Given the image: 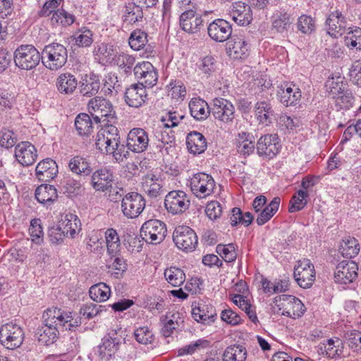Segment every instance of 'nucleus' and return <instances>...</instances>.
<instances>
[{
    "instance_id": "f257e3e1",
    "label": "nucleus",
    "mask_w": 361,
    "mask_h": 361,
    "mask_svg": "<svg viewBox=\"0 0 361 361\" xmlns=\"http://www.w3.org/2000/svg\"><path fill=\"white\" fill-rule=\"evenodd\" d=\"M43 65L51 71H58L67 62L66 48L59 43L46 45L41 54Z\"/></svg>"
},
{
    "instance_id": "f03ea898",
    "label": "nucleus",
    "mask_w": 361,
    "mask_h": 361,
    "mask_svg": "<svg viewBox=\"0 0 361 361\" xmlns=\"http://www.w3.org/2000/svg\"><path fill=\"white\" fill-rule=\"evenodd\" d=\"M41 54L32 45L25 44L18 47L13 54L16 66L21 70L34 69L39 63Z\"/></svg>"
},
{
    "instance_id": "7ed1b4c3",
    "label": "nucleus",
    "mask_w": 361,
    "mask_h": 361,
    "mask_svg": "<svg viewBox=\"0 0 361 361\" xmlns=\"http://www.w3.org/2000/svg\"><path fill=\"white\" fill-rule=\"evenodd\" d=\"M279 311H282V315L296 319L302 317L305 307L303 303L298 298L290 295H281L276 296L274 301Z\"/></svg>"
},
{
    "instance_id": "20e7f679",
    "label": "nucleus",
    "mask_w": 361,
    "mask_h": 361,
    "mask_svg": "<svg viewBox=\"0 0 361 361\" xmlns=\"http://www.w3.org/2000/svg\"><path fill=\"white\" fill-rule=\"evenodd\" d=\"M167 233L166 224L158 219L145 221L140 229V236L147 243L157 245L161 243Z\"/></svg>"
},
{
    "instance_id": "39448f33",
    "label": "nucleus",
    "mask_w": 361,
    "mask_h": 361,
    "mask_svg": "<svg viewBox=\"0 0 361 361\" xmlns=\"http://www.w3.org/2000/svg\"><path fill=\"white\" fill-rule=\"evenodd\" d=\"M89 113L96 123H100L102 118H115V111L111 102L103 97H95L91 99L87 105ZM104 119L103 121H105Z\"/></svg>"
},
{
    "instance_id": "423d86ee",
    "label": "nucleus",
    "mask_w": 361,
    "mask_h": 361,
    "mask_svg": "<svg viewBox=\"0 0 361 361\" xmlns=\"http://www.w3.org/2000/svg\"><path fill=\"white\" fill-rule=\"evenodd\" d=\"M146 206L145 197L137 192H130L122 199L121 210L123 215L128 219L139 216Z\"/></svg>"
},
{
    "instance_id": "0eeeda50",
    "label": "nucleus",
    "mask_w": 361,
    "mask_h": 361,
    "mask_svg": "<svg viewBox=\"0 0 361 361\" xmlns=\"http://www.w3.org/2000/svg\"><path fill=\"white\" fill-rule=\"evenodd\" d=\"M190 205V200L183 190H172L166 195L164 199V207L166 211L173 215L184 213L189 209Z\"/></svg>"
},
{
    "instance_id": "6e6552de",
    "label": "nucleus",
    "mask_w": 361,
    "mask_h": 361,
    "mask_svg": "<svg viewBox=\"0 0 361 361\" xmlns=\"http://www.w3.org/2000/svg\"><path fill=\"white\" fill-rule=\"evenodd\" d=\"M43 317L44 324L37 329L35 336L40 344L49 345L56 341L60 326L56 318L47 315V311Z\"/></svg>"
},
{
    "instance_id": "1a4fd4ad",
    "label": "nucleus",
    "mask_w": 361,
    "mask_h": 361,
    "mask_svg": "<svg viewBox=\"0 0 361 361\" xmlns=\"http://www.w3.org/2000/svg\"><path fill=\"white\" fill-rule=\"evenodd\" d=\"M173 240L178 249L185 252L194 250L198 242L195 231L187 226L176 228L173 233Z\"/></svg>"
},
{
    "instance_id": "9d476101",
    "label": "nucleus",
    "mask_w": 361,
    "mask_h": 361,
    "mask_svg": "<svg viewBox=\"0 0 361 361\" xmlns=\"http://www.w3.org/2000/svg\"><path fill=\"white\" fill-rule=\"evenodd\" d=\"M123 333L121 329L111 330L103 338L102 343L99 345V355L102 359L109 360L120 350L123 341Z\"/></svg>"
},
{
    "instance_id": "9b49d317",
    "label": "nucleus",
    "mask_w": 361,
    "mask_h": 361,
    "mask_svg": "<svg viewBox=\"0 0 361 361\" xmlns=\"http://www.w3.org/2000/svg\"><path fill=\"white\" fill-rule=\"evenodd\" d=\"M294 278L301 288L312 286L315 280V270L309 259L305 258L298 262L294 269Z\"/></svg>"
},
{
    "instance_id": "f8f14e48",
    "label": "nucleus",
    "mask_w": 361,
    "mask_h": 361,
    "mask_svg": "<svg viewBox=\"0 0 361 361\" xmlns=\"http://www.w3.org/2000/svg\"><path fill=\"white\" fill-rule=\"evenodd\" d=\"M190 188L198 198H205L213 193L215 182L213 178L204 173L193 175L190 180Z\"/></svg>"
},
{
    "instance_id": "ddd939ff",
    "label": "nucleus",
    "mask_w": 361,
    "mask_h": 361,
    "mask_svg": "<svg viewBox=\"0 0 361 361\" xmlns=\"http://www.w3.org/2000/svg\"><path fill=\"white\" fill-rule=\"evenodd\" d=\"M24 334L22 329L13 324H6L0 329L1 343L8 349L20 347L23 343Z\"/></svg>"
},
{
    "instance_id": "4468645a",
    "label": "nucleus",
    "mask_w": 361,
    "mask_h": 361,
    "mask_svg": "<svg viewBox=\"0 0 361 361\" xmlns=\"http://www.w3.org/2000/svg\"><path fill=\"white\" fill-rule=\"evenodd\" d=\"M211 114L215 119L224 123H230L235 118V107L228 99L215 98L211 106Z\"/></svg>"
},
{
    "instance_id": "2eb2a0df",
    "label": "nucleus",
    "mask_w": 361,
    "mask_h": 361,
    "mask_svg": "<svg viewBox=\"0 0 361 361\" xmlns=\"http://www.w3.org/2000/svg\"><path fill=\"white\" fill-rule=\"evenodd\" d=\"M135 76L139 79V85L152 87L157 84L158 75L152 64L149 61L138 63L133 69Z\"/></svg>"
},
{
    "instance_id": "dca6fc26",
    "label": "nucleus",
    "mask_w": 361,
    "mask_h": 361,
    "mask_svg": "<svg viewBox=\"0 0 361 361\" xmlns=\"http://www.w3.org/2000/svg\"><path fill=\"white\" fill-rule=\"evenodd\" d=\"M149 139L147 133L142 128H133L128 134L126 147L135 153L147 150Z\"/></svg>"
},
{
    "instance_id": "f3484780",
    "label": "nucleus",
    "mask_w": 361,
    "mask_h": 361,
    "mask_svg": "<svg viewBox=\"0 0 361 361\" xmlns=\"http://www.w3.org/2000/svg\"><path fill=\"white\" fill-rule=\"evenodd\" d=\"M358 266L354 261H343L334 272L335 281L341 284L352 283L357 276Z\"/></svg>"
},
{
    "instance_id": "a211bd4d",
    "label": "nucleus",
    "mask_w": 361,
    "mask_h": 361,
    "mask_svg": "<svg viewBox=\"0 0 361 361\" xmlns=\"http://www.w3.org/2000/svg\"><path fill=\"white\" fill-rule=\"evenodd\" d=\"M207 32L213 40L224 42L231 37L232 27L228 21L219 18L209 25Z\"/></svg>"
},
{
    "instance_id": "6ab92c4d",
    "label": "nucleus",
    "mask_w": 361,
    "mask_h": 361,
    "mask_svg": "<svg viewBox=\"0 0 361 361\" xmlns=\"http://www.w3.org/2000/svg\"><path fill=\"white\" fill-rule=\"evenodd\" d=\"M257 151L260 157L271 159L279 152V143L276 135L262 136L257 143Z\"/></svg>"
},
{
    "instance_id": "aec40b11",
    "label": "nucleus",
    "mask_w": 361,
    "mask_h": 361,
    "mask_svg": "<svg viewBox=\"0 0 361 361\" xmlns=\"http://www.w3.org/2000/svg\"><path fill=\"white\" fill-rule=\"evenodd\" d=\"M203 20L196 9L186 10L180 16V26L185 32L191 34L198 32L202 26Z\"/></svg>"
},
{
    "instance_id": "412c9836",
    "label": "nucleus",
    "mask_w": 361,
    "mask_h": 361,
    "mask_svg": "<svg viewBox=\"0 0 361 361\" xmlns=\"http://www.w3.org/2000/svg\"><path fill=\"white\" fill-rule=\"evenodd\" d=\"M328 33L333 37H341L347 31V21L338 10L332 11L326 21Z\"/></svg>"
},
{
    "instance_id": "4be33fe9",
    "label": "nucleus",
    "mask_w": 361,
    "mask_h": 361,
    "mask_svg": "<svg viewBox=\"0 0 361 361\" xmlns=\"http://www.w3.org/2000/svg\"><path fill=\"white\" fill-rule=\"evenodd\" d=\"M15 157L22 166H30L37 157V149L29 142H21L15 148Z\"/></svg>"
},
{
    "instance_id": "5701e85b",
    "label": "nucleus",
    "mask_w": 361,
    "mask_h": 361,
    "mask_svg": "<svg viewBox=\"0 0 361 361\" xmlns=\"http://www.w3.org/2000/svg\"><path fill=\"white\" fill-rule=\"evenodd\" d=\"M58 173V165L51 158L42 159L37 164L35 168L36 178L41 182H49L53 180Z\"/></svg>"
},
{
    "instance_id": "b1692460",
    "label": "nucleus",
    "mask_w": 361,
    "mask_h": 361,
    "mask_svg": "<svg viewBox=\"0 0 361 361\" xmlns=\"http://www.w3.org/2000/svg\"><path fill=\"white\" fill-rule=\"evenodd\" d=\"M231 16L235 23L243 26L249 25L252 20L250 6L242 1H238L233 4Z\"/></svg>"
},
{
    "instance_id": "393cba45",
    "label": "nucleus",
    "mask_w": 361,
    "mask_h": 361,
    "mask_svg": "<svg viewBox=\"0 0 361 361\" xmlns=\"http://www.w3.org/2000/svg\"><path fill=\"white\" fill-rule=\"evenodd\" d=\"M113 174L111 171L102 168L94 171L92 175L91 184L93 188L97 191H105L111 187Z\"/></svg>"
},
{
    "instance_id": "a878e982",
    "label": "nucleus",
    "mask_w": 361,
    "mask_h": 361,
    "mask_svg": "<svg viewBox=\"0 0 361 361\" xmlns=\"http://www.w3.org/2000/svg\"><path fill=\"white\" fill-rule=\"evenodd\" d=\"M47 315L56 318L60 328L66 326V329L71 331L81 324L80 319L78 317L73 319L71 312H63L60 309H49L47 310Z\"/></svg>"
},
{
    "instance_id": "bb28decb",
    "label": "nucleus",
    "mask_w": 361,
    "mask_h": 361,
    "mask_svg": "<svg viewBox=\"0 0 361 361\" xmlns=\"http://www.w3.org/2000/svg\"><path fill=\"white\" fill-rule=\"evenodd\" d=\"M227 45L228 52L233 58L243 59L247 56L250 47L241 36L233 35L231 37Z\"/></svg>"
},
{
    "instance_id": "cd10ccee",
    "label": "nucleus",
    "mask_w": 361,
    "mask_h": 361,
    "mask_svg": "<svg viewBox=\"0 0 361 361\" xmlns=\"http://www.w3.org/2000/svg\"><path fill=\"white\" fill-rule=\"evenodd\" d=\"M147 97L146 90L138 84L132 85L125 92V101L132 107H139Z\"/></svg>"
},
{
    "instance_id": "c85d7f7f",
    "label": "nucleus",
    "mask_w": 361,
    "mask_h": 361,
    "mask_svg": "<svg viewBox=\"0 0 361 361\" xmlns=\"http://www.w3.org/2000/svg\"><path fill=\"white\" fill-rule=\"evenodd\" d=\"M78 82L75 76L71 73L60 74L56 82L58 91L65 95H71L76 90Z\"/></svg>"
},
{
    "instance_id": "c756f323",
    "label": "nucleus",
    "mask_w": 361,
    "mask_h": 361,
    "mask_svg": "<svg viewBox=\"0 0 361 361\" xmlns=\"http://www.w3.org/2000/svg\"><path fill=\"white\" fill-rule=\"evenodd\" d=\"M142 185L145 193L151 198H156L164 192L162 180L152 173H148L143 178Z\"/></svg>"
},
{
    "instance_id": "7c9ffc66",
    "label": "nucleus",
    "mask_w": 361,
    "mask_h": 361,
    "mask_svg": "<svg viewBox=\"0 0 361 361\" xmlns=\"http://www.w3.org/2000/svg\"><path fill=\"white\" fill-rule=\"evenodd\" d=\"M35 196L39 203L48 206L57 200L58 193L54 185L44 183L36 188Z\"/></svg>"
},
{
    "instance_id": "2f4dec72",
    "label": "nucleus",
    "mask_w": 361,
    "mask_h": 361,
    "mask_svg": "<svg viewBox=\"0 0 361 361\" xmlns=\"http://www.w3.org/2000/svg\"><path fill=\"white\" fill-rule=\"evenodd\" d=\"M186 145L188 151L193 154H200L207 149V142L200 133L193 131L188 134Z\"/></svg>"
},
{
    "instance_id": "473e14b6",
    "label": "nucleus",
    "mask_w": 361,
    "mask_h": 361,
    "mask_svg": "<svg viewBox=\"0 0 361 361\" xmlns=\"http://www.w3.org/2000/svg\"><path fill=\"white\" fill-rule=\"evenodd\" d=\"M191 116L197 121L206 119L211 114V106L200 98H192L189 103Z\"/></svg>"
},
{
    "instance_id": "72a5a7b5",
    "label": "nucleus",
    "mask_w": 361,
    "mask_h": 361,
    "mask_svg": "<svg viewBox=\"0 0 361 361\" xmlns=\"http://www.w3.org/2000/svg\"><path fill=\"white\" fill-rule=\"evenodd\" d=\"M280 102L285 106H290L296 105L301 99V92L298 87H288L286 85L284 88H281L279 92Z\"/></svg>"
},
{
    "instance_id": "f704fd0d",
    "label": "nucleus",
    "mask_w": 361,
    "mask_h": 361,
    "mask_svg": "<svg viewBox=\"0 0 361 361\" xmlns=\"http://www.w3.org/2000/svg\"><path fill=\"white\" fill-rule=\"evenodd\" d=\"M255 109L257 118L260 123L267 126L275 117L271 104L266 101L257 102Z\"/></svg>"
},
{
    "instance_id": "c9c22d12",
    "label": "nucleus",
    "mask_w": 361,
    "mask_h": 361,
    "mask_svg": "<svg viewBox=\"0 0 361 361\" xmlns=\"http://www.w3.org/2000/svg\"><path fill=\"white\" fill-rule=\"evenodd\" d=\"M75 126L78 134L80 136H88L93 131L92 121L85 113H81L76 116Z\"/></svg>"
},
{
    "instance_id": "e433bc0d",
    "label": "nucleus",
    "mask_w": 361,
    "mask_h": 361,
    "mask_svg": "<svg viewBox=\"0 0 361 361\" xmlns=\"http://www.w3.org/2000/svg\"><path fill=\"white\" fill-rule=\"evenodd\" d=\"M68 166L71 171L76 174L89 176L92 173V169L87 160L82 156L73 157Z\"/></svg>"
},
{
    "instance_id": "4c0bfd02",
    "label": "nucleus",
    "mask_w": 361,
    "mask_h": 361,
    "mask_svg": "<svg viewBox=\"0 0 361 361\" xmlns=\"http://www.w3.org/2000/svg\"><path fill=\"white\" fill-rule=\"evenodd\" d=\"M192 317L198 322L202 323L214 322V314L213 307L204 303L199 304L192 310Z\"/></svg>"
},
{
    "instance_id": "58836bf2",
    "label": "nucleus",
    "mask_w": 361,
    "mask_h": 361,
    "mask_svg": "<svg viewBox=\"0 0 361 361\" xmlns=\"http://www.w3.org/2000/svg\"><path fill=\"white\" fill-rule=\"evenodd\" d=\"M100 80L99 76L92 75L89 78L82 82L80 87V93L85 97H92L96 95L100 89Z\"/></svg>"
},
{
    "instance_id": "ea45409f",
    "label": "nucleus",
    "mask_w": 361,
    "mask_h": 361,
    "mask_svg": "<svg viewBox=\"0 0 361 361\" xmlns=\"http://www.w3.org/2000/svg\"><path fill=\"white\" fill-rule=\"evenodd\" d=\"M247 350L240 345L227 347L223 354V361H245Z\"/></svg>"
},
{
    "instance_id": "a19ab883",
    "label": "nucleus",
    "mask_w": 361,
    "mask_h": 361,
    "mask_svg": "<svg viewBox=\"0 0 361 361\" xmlns=\"http://www.w3.org/2000/svg\"><path fill=\"white\" fill-rule=\"evenodd\" d=\"M142 18L143 11L140 6L135 3H129L126 6L123 16L124 22L133 24L142 21Z\"/></svg>"
},
{
    "instance_id": "79ce46f5",
    "label": "nucleus",
    "mask_w": 361,
    "mask_h": 361,
    "mask_svg": "<svg viewBox=\"0 0 361 361\" xmlns=\"http://www.w3.org/2000/svg\"><path fill=\"white\" fill-rule=\"evenodd\" d=\"M360 251V245L353 237H348L343 240L339 247V252L343 257L346 258H353L355 257Z\"/></svg>"
},
{
    "instance_id": "37998d69",
    "label": "nucleus",
    "mask_w": 361,
    "mask_h": 361,
    "mask_svg": "<svg viewBox=\"0 0 361 361\" xmlns=\"http://www.w3.org/2000/svg\"><path fill=\"white\" fill-rule=\"evenodd\" d=\"M281 199L278 197H274L271 202L261 212L256 219L259 226H262L274 215L278 211Z\"/></svg>"
},
{
    "instance_id": "c03bdc74",
    "label": "nucleus",
    "mask_w": 361,
    "mask_h": 361,
    "mask_svg": "<svg viewBox=\"0 0 361 361\" xmlns=\"http://www.w3.org/2000/svg\"><path fill=\"white\" fill-rule=\"evenodd\" d=\"M63 224H64L63 228L66 232V235L69 234L71 238H75L81 230L80 220L75 214L71 213L66 214Z\"/></svg>"
},
{
    "instance_id": "a18cd8bd",
    "label": "nucleus",
    "mask_w": 361,
    "mask_h": 361,
    "mask_svg": "<svg viewBox=\"0 0 361 361\" xmlns=\"http://www.w3.org/2000/svg\"><path fill=\"white\" fill-rule=\"evenodd\" d=\"M114 63L126 73H130L135 62V58L125 52H118L113 58Z\"/></svg>"
},
{
    "instance_id": "49530a36",
    "label": "nucleus",
    "mask_w": 361,
    "mask_h": 361,
    "mask_svg": "<svg viewBox=\"0 0 361 361\" xmlns=\"http://www.w3.org/2000/svg\"><path fill=\"white\" fill-rule=\"evenodd\" d=\"M107 252L110 256H116L120 251L121 243L116 230L109 228L105 232Z\"/></svg>"
},
{
    "instance_id": "de8ad7c7",
    "label": "nucleus",
    "mask_w": 361,
    "mask_h": 361,
    "mask_svg": "<svg viewBox=\"0 0 361 361\" xmlns=\"http://www.w3.org/2000/svg\"><path fill=\"white\" fill-rule=\"evenodd\" d=\"M164 277L171 286L178 287L185 281V275L182 269L175 267L167 268L164 271Z\"/></svg>"
},
{
    "instance_id": "09e8293b",
    "label": "nucleus",
    "mask_w": 361,
    "mask_h": 361,
    "mask_svg": "<svg viewBox=\"0 0 361 361\" xmlns=\"http://www.w3.org/2000/svg\"><path fill=\"white\" fill-rule=\"evenodd\" d=\"M75 45L78 47H88L93 42V32L86 27H82L73 35Z\"/></svg>"
},
{
    "instance_id": "8fccbe9b",
    "label": "nucleus",
    "mask_w": 361,
    "mask_h": 361,
    "mask_svg": "<svg viewBox=\"0 0 361 361\" xmlns=\"http://www.w3.org/2000/svg\"><path fill=\"white\" fill-rule=\"evenodd\" d=\"M89 294L94 301L104 302L109 298L111 290L105 283H99L90 287Z\"/></svg>"
},
{
    "instance_id": "3c124183",
    "label": "nucleus",
    "mask_w": 361,
    "mask_h": 361,
    "mask_svg": "<svg viewBox=\"0 0 361 361\" xmlns=\"http://www.w3.org/2000/svg\"><path fill=\"white\" fill-rule=\"evenodd\" d=\"M110 257L112 262L108 265V272L111 273L116 279H119L127 269L126 260L120 257L118 253L116 256Z\"/></svg>"
},
{
    "instance_id": "603ef678",
    "label": "nucleus",
    "mask_w": 361,
    "mask_h": 361,
    "mask_svg": "<svg viewBox=\"0 0 361 361\" xmlns=\"http://www.w3.org/2000/svg\"><path fill=\"white\" fill-rule=\"evenodd\" d=\"M249 133L243 132L239 133L240 140L237 144V150L239 153L243 155H249L255 150V142L250 140Z\"/></svg>"
},
{
    "instance_id": "864d4df0",
    "label": "nucleus",
    "mask_w": 361,
    "mask_h": 361,
    "mask_svg": "<svg viewBox=\"0 0 361 361\" xmlns=\"http://www.w3.org/2000/svg\"><path fill=\"white\" fill-rule=\"evenodd\" d=\"M120 142L118 140H111L101 136V134H97L95 137V145L98 150L102 154H109L111 152H114V146Z\"/></svg>"
},
{
    "instance_id": "5fc2aeb1",
    "label": "nucleus",
    "mask_w": 361,
    "mask_h": 361,
    "mask_svg": "<svg viewBox=\"0 0 361 361\" xmlns=\"http://www.w3.org/2000/svg\"><path fill=\"white\" fill-rule=\"evenodd\" d=\"M348 30L346 32V35L345 36L344 42L345 45L351 49L357 48L361 49V28L355 27L354 29L351 27L347 28Z\"/></svg>"
},
{
    "instance_id": "6e6d98bb",
    "label": "nucleus",
    "mask_w": 361,
    "mask_h": 361,
    "mask_svg": "<svg viewBox=\"0 0 361 361\" xmlns=\"http://www.w3.org/2000/svg\"><path fill=\"white\" fill-rule=\"evenodd\" d=\"M75 21V16L63 9H58L52 15L51 22L53 25L60 24L63 26L72 25Z\"/></svg>"
},
{
    "instance_id": "4d7b16f0",
    "label": "nucleus",
    "mask_w": 361,
    "mask_h": 361,
    "mask_svg": "<svg viewBox=\"0 0 361 361\" xmlns=\"http://www.w3.org/2000/svg\"><path fill=\"white\" fill-rule=\"evenodd\" d=\"M308 193L304 190H300L296 195H294L290 202V207L288 211L291 213L296 212L305 207L307 204L306 197Z\"/></svg>"
},
{
    "instance_id": "13d9d810",
    "label": "nucleus",
    "mask_w": 361,
    "mask_h": 361,
    "mask_svg": "<svg viewBox=\"0 0 361 361\" xmlns=\"http://www.w3.org/2000/svg\"><path fill=\"white\" fill-rule=\"evenodd\" d=\"M147 33L137 30L133 32L129 38V45L136 51H139L144 47L147 42Z\"/></svg>"
},
{
    "instance_id": "bf43d9fd",
    "label": "nucleus",
    "mask_w": 361,
    "mask_h": 361,
    "mask_svg": "<svg viewBox=\"0 0 361 361\" xmlns=\"http://www.w3.org/2000/svg\"><path fill=\"white\" fill-rule=\"evenodd\" d=\"M94 53L99 61L107 62L114 54V46L107 43H101L95 47Z\"/></svg>"
},
{
    "instance_id": "052dcab7",
    "label": "nucleus",
    "mask_w": 361,
    "mask_h": 361,
    "mask_svg": "<svg viewBox=\"0 0 361 361\" xmlns=\"http://www.w3.org/2000/svg\"><path fill=\"white\" fill-rule=\"evenodd\" d=\"M216 252L227 262H233L237 257L235 247L233 243L218 245L216 246Z\"/></svg>"
},
{
    "instance_id": "680f3d73",
    "label": "nucleus",
    "mask_w": 361,
    "mask_h": 361,
    "mask_svg": "<svg viewBox=\"0 0 361 361\" xmlns=\"http://www.w3.org/2000/svg\"><path fill=\"white\" fill-rule=\"evenodd\" d=\"M17 142V137L14 133L8 129L4 128L0 131V146L6 149L13 147Z\"/></svg>"
},
{
    "instance_id": "e2e57ef3",
    "label": "nucleus",
    "mask_w": 361,
    "mask_h": 361,
    "mask_svg": "<svg viewBox=\"0 0 361 361\" xmlns=\"http://www.w3.org/2000/svg\"><path fill=\"white\" fill-rule=\"evenodd\" d=\"M198 68L203 74L209 76L216 71V60L212 56H207L201 59Z\"/></svg>"
},
{
    "instance_id": "0e129e2a",
    "label": "nucleus",
    "mask_w": 361,
    "mask_h": 361,
    "mask_svg": "<svg viewBox=\"0 0 361 361\" xmlns=\"http://www.w3.org/2000/svg\"><path fill=\"white\" fill-rule=\"evenodd\" d=\"M169 95L174 99H183L186 94L185 87L181 81L171 82L169 85Z\"/></svg>"
},
{
    "instance_id": "69168bd1",
    "label": "nucleus",
    "mask_w": 361,
    "mask_h": 361,
    "mask_svg": "<svg viewBox=\"0 0 361 361\" xmlns=\"http://www.w3.org/2000/svg\"><path fill=\"white\" fill-rule=\"evenodd\" d=\"M334 99L337 106H339L341 109H348L353 106L355 99L352 92L348 90L343 91Z\"/></svg>"
},
{
    "instance_id": "338daca9",
    "label": "nucleus",
    "mask_w": 361,
    "mask_h": 361,
    "mask_svg": "<svg viewBox=\"0 0 361 361\" xmlns=\"http://www.w3.org/2000/svg\"><path fill=\"white\" fill-rule=\"evenodd\" d=\"M134 336L136 341L142 344L151 343L153 341V334L147 326L140 327L135 330Z\"/></svg>"
},
{
    "instance_id": "774afa93",
    "label": "nucleus",
    "mask_w": 361,
    "mask_h": 361,
    "mask_svg": "<svg viewBox=\"0 0 361 361\" xmlns=\"http://www.w3.org/2000/svg\"><path fill=\"white\" fill-rule=\"evenodd\" d=\"M347 344L353 351L361 353V331H354L347 334Z\"/></svg>"
}]
</instances>
